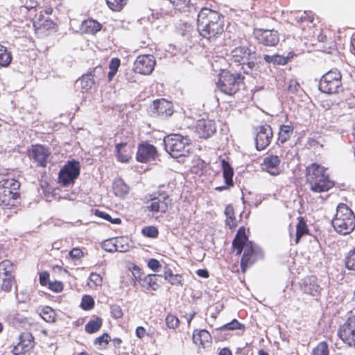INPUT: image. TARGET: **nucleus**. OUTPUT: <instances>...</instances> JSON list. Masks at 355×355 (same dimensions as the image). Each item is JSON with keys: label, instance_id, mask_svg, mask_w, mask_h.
<instances>
[{"label": "nucleus", "instance_id": "obj_48", "mask_svg": "<svg viewBox=\"0 0 355 355\" xmlns=\"http://www.w3.org/2000/svg\"><path fill=\"white\" fill-rule=\"evenodd\" d=\"M94 305V301L89 295H84L81 302V307L84 310H90Z\"/></svg>", "mask_w": 355, "mask_h": 355}, {"label": "nucleus", "instance_id": "obj_26", "mask_svg": "<svg viewBox=\"0 0 355 355\" xmlns=\"http://www.w3.org/2000/svg\"><path fill=\"white\" fill-rule=\"evenodd\" d=\"M223 174L225 184L227 186L233 185L232 177L234 171L229 162L223 159L222 160Z\"/></svg>", "mask_w": 355, "mask_h": 355}, {"label": "nucleus", "instance_id": "obj_3", "mask_svg": "<svg viewBox=\"0 0 355 355\" xmlns=\"http://www.w3.org/2000/svg\"><path fill=\"white\" fill-rule=\"evenodd\" d=\"M19 182L14 178L0 180V207L2 209H15L19 205Z\"/></svg>", "mask_w": 355, "mask_h": 355}, {"label": "nucleus", "instance_id": "obj_54", "mask_svg": "<svg viewBox=\"0 0 355 355\" xmlns=\"http://www.w3.org/2000/svg\"><path fill=\"white\" fill-rule=\"evenodd\" d=\"M300 89V85L299 83L296 80H291L288 85V90L293 93H297Z\"/></svg>", "mask_w": 355, "mask_h": 355}, {"label": "nucleus", "instance_id": "obj_32", "mask_svg": "<svg viewBox=\"0 0 355 355\" xmlns=\"http://www.w3.org/2000/svg\"><path fill=\"white\" fill-rule=\"evenodd\" d=\"M12 61L11 53L6 47L0 45V66L8 67Z\"/></svg>", "mask_w": 355, "mask_h": 355}, {"label": "nucleus", "instance_id": "obj_50", "mask_svg": "<svg viewBox=\"0 0 355 355\" xmlns=\"http://www.w3.org/2000/svg\"><path fill=\"white\" fill-rule=\"evenodd\" d=\"M102 248L107 252H116L115 239H108L102 244Z\"/></svg>", "mask_w": 355, "mask_h": 355}, {"label": "nucleus", "instance_id": "obj_35", "mask_svg": "<svg viewBox=\"0 0 355 355\" xmlns=\"http://www.w3.org/2000/svg\"><path fill=\"white\" fill-rule=\"evenodd\" d=\"M12 264L9 260H4L0 263V277L12 275Z\"/></svg>", "mask_w": 355, "mask_h": 355}, {"label": "nucleus", "instance_id": "obj_10", "mask_svg": "<svg viewBox=\"0 0 355 355\" xmlns=\"http://www.w3.org/2000/svg\"><path fill=\"white\" fill-rule=\"evenodd\" d=\"M80 165L79 162L72 159L68 161L61 168L58 175L59 182L66 187L73 184L80 175Z\"/></svg>", "mask_w": 355, "mask_h": 355}, {"label": "nucleus", "instance_id": "obj_19", "mask_svg": "<svg viewBox=\"0 0 355 355\" xmlns=\"http://www.w3.org/2000/svg\"><path fill=\"white\" fill-rule=\"evenodd\" d=\"M49 155V150L42 145L34 146L30 150V157L41 166H46Z\"/></svg>", "mask_w": 355, "mask_h": 355}, {"label": "nucleus", "instance_id": "obj_12", "mask_svg": "<svg viewBox=\"0 0 355 355\" xmlns=\"http://www.w3.org/2000/svg\"><path fill=\"white\" fill-rule=\"evenodd\" d=\"M255 145L258 150H264L268 147L273 138L272 128L269 125L258 126L255 129Z\"/></svg>", "mask_w": 355, "mask_h": 355}, {"label": "nucleus", "instance_id": "obj_40", "mask_svg": "<svg viewBox=\"0 0 355 355\" xmlns=\"http://www.w3.org/2000/svg\"><path fill=\"white\" fill-rule=\"evenodd\" d=\"M108 7L114 11H119L126 3V0H105Z\"/></svg>", "mask_w": 355, "mask_h": 355}, {"label": "nucleus", "instance_id": "obj_5", "mask_svg": "<svg viewBox=\"0 0 355 355\" xmlns=\"http://www.w3.org/2000/svg\"><path fill=\"white\" fill-rule=\"evenodd\" d=\"M166 150L173 158L188 156L192 148L190 139L180 134H171L164 139Z\"/></svg>", "mask_w": 355, "mask_h": 355}, {"label": "nucleus", "instance_id": "obj_29", "mask_svg": "<svg viewBox=\"0 0 355 355\" xmlns=\"http://www.w3.org/2000/svg\"><path fill=\"white\" fill-rule=\"evenodd\" d=\"M19 343L22 345V348L26 352L33 347V337L29 333H22L19 337Z\"/></svg>", "mask_w": 355, "mask_h": 355}, {"label": "nucleus", "instance_id": "obj_43", "mask_svg": "<svg viewBox=\"0 0 355 355\" xmlns=\"http://www.w3.org/2000/svg\"><path fill=\"white\" fill-rule=\"evenodd\" d=\"M2 279L1 289L5 292H10L12 288L14 277L12 275L1 277Z\"/></svg>", "mask_w": 355, "mask_h": 355}, {"label": "nucleus", "instance_id": "obj_42", "mask_svg": "<svg viewBox=\"0 0 355 355\" xmlns=\"http://www.w3.org/2000/svg\"><path fill=\"white\" fill-rule=\"evenodd\" d=\"M242 328H244L243 324L240 323L237 320L234 319L230 322H228L221 327H220V329L221 330H236V329H241Z\"/></svg>", "mask_w": 355, "mask_h": 355}, {"label": "nucleus", "instance_id": "obj_11", "mask_svg": "<svg viewBox=\"0 0 355 355\" xmlns=\"http://www.w3.org/2000/svg\"><path fill=\"white\" fill-rule=\"evenodd\" d=\"M340 338L347 345L355 348V315L349 317L338 331Z\"/></svg>", "mask_w": 355, "mask_h": 355}, {"label": "nucleus", "instance_id": "obj_33", "mask_svg": "<svg viewBox=\"0 0 355 355\" xmlns=\"http://www.w3.org/2000/svg\"><path fill=\"white\" fill-rule=\"evenodd\" d=\"M115 247L116 252H125L128 251L131 246L128 238L120 237L115 239Z\"/></svg>", "mask_w": 355, "mask_h": 355}, {"label": "nucleus", "instance_id": "obj_47", "mask_svg": "<svg viewBox=\"0 0 355 355\" xmlns=\"http://www.w3.org/2000/svg\"><path fill=\"white\" fill-rule=\"evenodd\" d=\"M166 323L168 328L175 329L179 326L180 321L175 315L169 314L166 318Z\"/></svg>", "mask_w": 355, "mask_h": 355}, {"label": "nucleus", "instance_id": "obj_21", "mask_svg": "<svg viewBox=\"0 0 355 355\" xmlns=\"http://www.w3.org/2000/svg\"><path fill=\"white\" fill-rule=\"evenodd\" d=\"M301 288L304 293L312 296H318L321 291V287L318 283V279L313 275L306 277L302 280Z\"/></svg>", "mask_w": 355, "mask_h": 355}, {"label": "nucleus", "instance_id": "obj_38", "mask_svg": "<svg viewBox=\"0 0 355 355\" xmlns=\"http://www.w3.org/2000/svg\"><path fill=\"white\" fill-rule=\"evenodd\" d=\"M80 83V85L83 89L85 90H88L92 88L93 85L94 84V80L93 78V75L92 73L89 74H86L82 76V78L79 80Z\"/></svg>", "mask_w": 355, "mask_h": 355}, {"label": "nucleus", "instance_id": "obj_8", "mask_svg": "<svg viewBox=\"0 0 355 355\" xmlns=\"http://www.w3.org/2000/svg\"><path fill=\"white\" fill-rule=\"evenodd\" d=\"M243 78L239 73L233 74L227 71H223L219 75L217 87L224 94L232 95L235 94L241 83Z\"/></svg>", "mask_w": 355, "mask_h": 355}, {"label": "nucleus", "instance_id": "obj_9", "mask_svg": "<svg viewBox=\"0 0 355 355\" xmlns=\"http://www.w3.org/2000/svg\"><path fill=\"white\" fill-rule=\"evenodd\" d=\"M342 76L338 69H332L326 73L320 80L319 89L322 92L335 94L342 86Z\"/></svg>", "mask_w": 355, "mask_h": 355}, {"label": "nucleus", "instance_id": "obj_44", "mask_svg": "<svg viewBox=\"0 0 355 355\" xmlns=\"http://www.w3.org/2000/svg\"><path fill=\"white\" fill-rule=\"evenodd\" d=\"M345 266L347 269L355 270V248L348 253L345 260Z\"/></svg>", "mask_w": 355, "mask_h": 355}, {"label": "nucleus", "instance_id": "obj_62", "mask_svg": "<svg viewBox=\"0 0 355 355\" xmlns=\"http://www.w3.org/2000/svg\"><path fill=\"white\" fill-rule=\"evenodd\" d=\"M119 65H120L119 59L112 58L109 64L110 69L113 70V71H117Z\"/></svg>", "mask_w": 355, "mask_h": 355}, {"label": "nucleus", "instance_id": "obj_58", "mask_svg": "<svg viewBox=\"0 0 355 355\" xmlns=\"http://www.w3.org/2000/svg\"><path fill=\"white\" fill-rule=\"evenodd\" d=\"M132 275L136 281H138L141 284L143 279L141 278V272L139 267L135 266L132 268Z\"/></svg>", "mask_w": 355, "mask_h": 355}, {"label": "nucleus", "instance_id": "obj_55", "mask_svg": "<svg viewBox=\"0 0 355 355\" xmlns=\"http://www.w3.org/2000/svg\"><path fill=\"white\" fill-rule=\"evenodd\" d=\"M306 21L310 23L313 21V17L311 15V12L305 11L302 16L296 17V21L297 23H301Z\"/></svg>", "mask_w": 355, "mask_h": 355}, {"label": "nucleus", "instance_id": "obj_13", "mask_svg": "<svg viewBox=\"0 0 355 355\" xmlns=\"http://www.w3.org/2000/svg\"><path fill=\"white\" fill-rule=\"evenodd\" d=\"M155 65V58L151 55H141L137 57L134 63V71L141 74L152 73Z\"/></svg>", "mask_w": 355, "mask_h": 355}, {"label": "nucleus", "instance_id": "obj_34", "mask_svg": "<svg viewBox=\"0 0 355 355\" xmlns=\"http://www.w3.org/2000/svg\"><path fill=\"white\" fill-rule=\"evenodd\" d=\"M102 326V319L96 318L94 320H89L85 325V331L89 334H93L98 331Z\"/></svg>", "mask_w": 355, "mask_h": 355}, {"label": "nucleus", "instance_id": "obj_37", "mask_svg": "<svg viewBox=\"0 0 355 355\" xmlns=\"http://www.w3.org/2000/svg\"><path fill=\"white\" fill-rule=\"evenodd\" d=\"M311 355H329L327 343L324 341L319 343L317 346L313 349Z\"/></svg>", "mask_w": 355, "mask_h": 355}, {"label": "nucleus", "instance_id": "obj_28", "mask_svg": "<svg viewBox=\"0 0 355 355\" xmlns=\"http://www.w3.org/2000/svg\"><path fill=\"white\" fill-rule=\"evenodd\" d=\"M159 277H161V275L156 274L148 275L143 278L141 286H147L148 288H150L153 291H156L159 287L157 281Z\"/></svg>", "mask_w": 355, "mask_h": 355}, {"label": "nucleus", "instance_id": "obj_20", "mask_svg": "<svg viewBox=\"0 0 355 355\" xmlns=\"http://www.w3.org/2000/svg\"><path fill=\"white\" fill-rule=\"evenodd\" d=\"M280 159L277 155H269L263 159L261 164L262 168L272 175H277L280 173Z\"/></svg>", "mask_w": 355, "mask_h": 355}, {"label": "nucleus", "instance_id": "obj_14", "mask_svg": "<svg viewBox=\"0 0 355 355\" xmlns=\"http://www.w3.org/2000/svg\"><path fill=\"white\" fill-rule=\"evenodd\" d=\"M150 112L154 116L167 117L173 113L172 103L164 98L155 100L150 107Z\"/></svg>", "mask_w": 355, "mask_h": 355}, {"label": "nucleus", "instance_id": "obj_49", "mask_svg": "<svg viewBox=\"0 0 355 355\" xmlns=\"http://www.w3.org/2000/svg\"><path fill=\"white\" fill-rule=\"evenodd\" d=\"M225 216L227 217V224L228 225H230V227L232 225H234V223L231 224V223H233L234 220V209L232 207V206L231 205H228L225 207Z\"/></svg>", "mask_w": 355, "mask_h": 355}, {"label": "nucleus", "instance_id": "obj_24", "mask_svg": "<svg viewBox=\"0 0 355 355\" xmlns=\"http://www.w3.org/2000/svg\"><path fill=\"white\" fill-rule=\"evenodd\" d=\"M117 159L121 162H128L131 158V148L126 143L116 144Z\"/></svg>", "mask_w": 355, "mask_h": 355}, {"label": "nucleus", "instance_id": "obj_30", "mask_svg": "<svg viewBox=\"0 0 355 355\" xmlns=\"http://www.w3.org/2000/svg\"><path fill=\"white\" fill-rule=\"evenodd\" d=\"M113 189L116 196H123L128 193L129 188L121 180L114 182Z\"/></svg>", "mask_w": 355, "mask_h": 355}, {"label": "nucleus", "instance_id": "obj_45", "mask_svg": "<svg viewBox=\"0 0 355 355\" xmlns=\"http://www.w3.org/2000/svg\"><path fill=\"white\" fill-rule=\"evenodd\" d=\"M141 232L148 238H156L159 234L157 228L154 226L145 227L142 229Z\"/></svg>", "mask_w": 355, "mask_h": 355}, {"label": "nucleus", "instance_id": "obj_60", "mask_svg": "<svg viewBox=\"0 0 355 355\" xmlns=\"http://www.w3.org/2000/svg\"><path fill=\"white\" fill-rule=\"evenodd\" d=\"M148 266L153 271H157L160 267L159 262L155 259H150L148 262Z\"/></svg>", "mask_w": 355, "mask_h": 355}, {"label": "nucleus", "instance_id": "obj_4", "mask_svg": "<svg viewBox=\"0 0 355 355\" xmlns=\"http://www.w3.org/2000/svg\"><path fill=\"white\" fill-rule=\"evenodd\" d=\"M306 171L307 182L311 191L321 193L327 191L334 187V182L326 174V169L324 166L313 163L307 167Z\"/></svg>", "mask_w": 355, "mask_h": 355}, {"label": "nucleus", "instance_id": "obj_15", "mask_svg": "<svg viewBox=\"0 0 355 355\" xmlns=\"http://www.w3.org/2000/svg\"><path fill=\"white\" fill-rule=\"evenodd\" d=\"M251 51L245 46H236L231 51L230 60L237 64H245L247 63V67L250 69L251 63L249 62V57Z\"/></svg>", "mask_w": 355, "mask_h": 355}, {"label": "nucleus", "instance_id": "obj_17", "mask_svg": "<svg viewBox=\"0 0 355 355\" xmlns=\"http://www.w3.org/2000/svg\"><path fill=\"white\" fill-rule=\"evenodd\" d=\"M196 132L200 138H208L216 132L215 123L209 119H200L197 121Z\"/></svg>", "mask_w": 355, "mask_h": 355}, {"label": "nucleus", "instance_id": "obj_59", "mask_svg": "<svg viewBox=\"0 0 355 355\" xmlns=\"http://www.w3.org/2000/svg\"><path fill=\"white\" fill-rule=\"evenodd\" d=\"M49 278V273L48 272H46V271L42 272L40 274V278H39L40 284L42 286H46L47 284H49V282H48Z\"/></svg>", "mask_w": 355, "mask_h": 355}, {"label": "nucleus", "instance_id": "obj_18", "mask_svg": "<svg viewBox=\"0 0 355 355\" xmlns=\"http://www.w3.org/2000/svg\"><path fill=\"white\" fill-rule=\"evenodd\" d=\"M157 154L156 148L149 144H141L139 146L137 153V160L140 162H146L154 159Z\"/></svg>", "mask_w": 355, "mask_h": 355}, {"label": "nucleus", "instance_id": "obj_36", "mask_svg": "<svg viewBox=\"0 0 355 355\" xmlns=\"http://www.w3.org/2000/svg\"><path fill=\"white\" fill-rule=\"evenodd\" d=\"M308 233L307 227L306 223L303 219L300 218L299 222L296 227V238L295 243H297L300 238Z\"/></svg>", "mask_w": 355, "mask_h": 355}, {"label": "nucleus", "instance_id": "obj_1", "mask_svg": "<svg viewBox=\"0 0 355 355\" xmlns=\"http://www.w3.org/2000/svg\"><path fill=\"white\" fill-rule=\"evenodd\" d=\"M198 31L209 41H214L224 31L223 16L207 8H202L197 19Z\"/></svg>", "mask_w": 355, "mask_h": 355}, {"label": "nucleus", "instance_id": "obj_25", "mask_svg": "<svg viewBox=\"0 0 355 355\" xmlns=\"http://www.w3.org/2000/svg\"><path fill=\"white\" fill-rule=\"evenodd\" d=\"M294 53L293 52H289L287 56L280 55H264V60L268 63H274L277 64H286L290 59L293 57Z\"/></svg>", "mask_w": 355, "mask_h": 355}, {"label": "nucleus", "instance_id": "obj_27", "mask_svg": "<svg viewBox=\"0 0 355 355\" xmlns=\"http://www.w3.org/2000/svg\"><path fill=\"white\" fill-rule=\"evenodd\" d=\"M293 132V128L288 125H282L278 133V141L284 144L290 139Z\"/></svg>", "mask_w": 355, "mask_h": 355}, {"label": "nucleus", "instance_id": "obj_57", "mask_svg": "<svg viewBox=\"0 0 355 355\" xmlns=\"http://www.w3.org/2000/svg\"><path fill=\"white\" fill-rule=\"evenodd\" d=\"M177 9L181 10L186 6L190 0H168Z\"/></svg>", "mask_w": 355, "mask_h": 355}, {"label": "nucleus", "instance_id": "obj_22", "mask_svg": "<svg viewBox=\"0 0 355 355\" xmlns=\"http://www.w3.org/2000/svg\"><path fill=\"white\" fill-rule=\"evenodd\" d=\"M192 339L195 345L205 348L206 344L211 341V336L209 331L205 329L194 330Z\"/></svg>", "mask_w": 355, "mask_h": 355}, {"label": "nucleus", "instance_id": "obj_31", "mask_svg": "<svg viewBox=\"0 0 355 355\" xmlns=\"http://www.w3.org/2000/svg\"><path fill=\"white\" fill-rule=\"evenodd\" d=\"M40 315L42 319L47 322L52 323L55 322L56 314L54 310L50 306H45L42 308Z\"/></svg>", "mask_w": 355, "mask_h": 355}, {"label": "nucleus", "instance_id": "obj_23", "mask_svg": "<svg viewBox=\"0 0 355 355\" xmlns=\"http://www.w3.org/2000/svg\"><path fill=\"white\" fill-rule=\"evenodd\" d=\"M102 25L97 21L91 18L84 20L80 26V29L83 33L92 35L100 31Z\"/></svg>", "mask_w": 355, "mask_h": 355}, {"label": "nucleus", "instance_id": "obj_39", "mask_svg": "<svg viewBox=\"0 0 355 355\" xmlns=\"http://www.w3.org/2000/svg\"><path fill=\"white\" fill-rule=\"evenodd\" d=\"M38 3L35 0H26L24 4L20 7V11L22 13L26 12H35Z\"/></svg>", "mask_w": 355, "mask_h": 355}, {"label": "nucleus", "instance_id": "obj_41", "mask_svg": "<svg viewBox=\"0 0 355 355\" xmlns=\"http://www.w3.org/2000/svg\"><path fill=\"white\" fill-rule=\"evenodd\" d=\"M102 283V277L97 273L92 272L90 274L87 284L91 288H95Z\"/></svg>", "mask_w": 355, "mask_h": 355}, {"label": "nucleus", "instance_id": "obj_7", "mask_svg": "<svg viewBox=\"0 0 355 355\" xmlns=\"http://www.w3.org/2000/svg\"><path fill=\"white\" fill-rule=\"evenodd\" d=\"M146 209L153 214L167 211L171 200L168 194L164 192L157 191L146 196Z\"/></svg>", "mask_w": 355, "mask_h": 355}, {"label": "nucleus", "instance_id": "obj_52", "mask_svg": "<svg viewBox=\"0 0 355 355\" xmlns=\"http://www.w3.org/2000/svg\"><path fill=\"white\" fill-rule=\"evenodd\" d=\"M44 17L42 14V12H40V14H35L34 18L33 19V26L35 28V30L41 29V24L43 23V21L44 20Z\"/></svg>", "mask_w": 355, "mask_h": 355}, {"label": "nucleus", "instance_id": "obj_51", "mask_svg": "<svg viewBox=\"0 0 355 355\" xmlns=\"http://www.w3.org/2000/svg\"><path fill=\"white\" fill-rule=\"evenodd\" d=\"M111 315L113 318L116 319H119L123 317V311L120 306L116 304H113L110 307Z\"/></svg>", "mask_w": 355, "mask_h": 355}, {"label": "nucleus", "instance_id": "obj_16", "mask_svg": "<svg viewBox=\"0 0 355 355\" xmlns=\"http://www.w3.org/2000/svg\"><path fill=\"white\" fill-rule=\"evenodd\" d=\"M255 34L259 42L265 46H274L279 41L278 32L273 29H259Z\"/></svg>", "mask_w": 355, "mask_h": 355}, {"label": "nucleus", "instance_id": "obj_6", "mask_svg": "<svg viewBox=\"0 0 355 355\" xmlns=\"http://www.w3.org/2000/svg\"><path fill=\"white\" fill-rule=\"evenodd\" d=\"M332 225L339 234H348L355 228V215L346 205L340 203L337 206Z\"/></svg>", "mask_w": 355, "mask_h": 355}, {"label": "nucleus", "instance_id": "obj_2", "mask_svg": "<svg viewBox=\"0 0 355 355\" xmlns=\"http://www.w3.org/2000/svg\"><path fill=\"white\" fill-rule=\"evenodd\" d=\"M232 245L236 250V255H240L243 250L241 262V269L243 272L258 259L263 257L261 249L252 241H248L244 229L239 230L237 234L233 240Z\"/></svg>", "mask_w": 355, "mask_h": 355}, {"label": "nucleus", "instance_id": "obj_63", "mask_svg": "<svg viewBox=\"0 0 355 355\" xmlns=\"http://www.w3.org/2000/svg\"><path fill=\"white\" fill-rule=\"evenodd\" d=\"M21 347L22 345L18 343L17 345L14 346L12 350V354L14 355H22L25 352V351Z\"/></svg>", "mask_w": 355, "mask_h": 355}, {"label": "nucleus", "instance_id": "obj_53", "mask_svg": "<svg viewBox=\"0 0 355 355\" xmlns=\"http://www.w3.org/2000/svg\"><path fill=\"white\" fill-rule=\"evenodd\" d=\"M49 288L51 291L59 293L61 292L63 289V285L61 282H49Z\"/></svg>", "mask_w": 355, "mask_h": 355}, {"label": "nucleus", "instance_id": "obj_56", "mask_svg": "<svg viewBox=\"0 0 355 355\" xmlns=\"http://www.w3.org/2000/svg\"><path fill=\"white\" fill-rule=\"evenodd\" d=\"M110 340V336L107 334H103L102 336L96 338L94 340L95 345H102L103 343L107 345Z\"/></svg>", "mask_w": 355, "mask_h": 355}, {"label": "nucleus", "instance_id": "obj_64", "mask_svg": "<svg viewBox=\"0 0 355 355\" xmlns=\"http://www.w3.org/2000/svg\"><path fill=\"white\" fill-rule=\"evenodd\" d=\"M53 22L51 20L49 19H44L43 21V23L41 24V29L44 28L46 30L50 29L53 27Z\"/></svg>", "mask_w": 355, "mask_h": 355}, {"label": "nucleus", "instance_id": "obj_46", "mask_svg": "<svg viewBox=\"0 0 355 355\" xmlns=\"http://www.w3.org/2000/svg\"><path fill=\"white\" fill-rule=\"evenodd\" d=\"M95 214L96 216H99L107 221H110L113 224H120L121 222V220L119 218L112 219V217L107 213L98 209L96 210Z\"/></svg>", "mask_w": 355, "mask_h": 355}, {"label": "nucleus", "instance_id": "obj_61", "mask_svg": "<svg viewBox=\"0 0 355 355\" xmlns=\"http://www.w3.org/2000/svg\"><path fill=\"white\" fill-rule=\"evenodd\" d=\"M69 255L73 259H80V257H83V253L80 249L76 248H73L69 252Z\"/></svg>", "mask_w": 355, "mask_h": 355}]
</instances>
